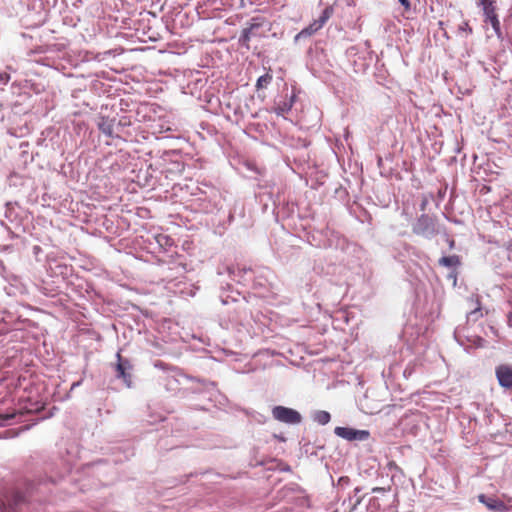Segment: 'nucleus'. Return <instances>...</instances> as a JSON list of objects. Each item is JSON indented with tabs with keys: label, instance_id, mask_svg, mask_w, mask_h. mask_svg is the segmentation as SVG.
<instances>
[{
	"label": "nucleus",
	"instance_id": "11",
	"mask_svg": "<svg viewBox=\"0 0 512 512\" xmlns=\"http://www.w3.org/2000/svg\"><path fill=\"white\" fill-rule=\"evenodd\" d=\"M272 79H273V76L271 73V69L269 68L268 71L264 75L260 76L257 79L256 89L260 90V89L267 88L268 85L272 82Z\"/></svg>",
	"mask_w": 512,
	"mask_h": 512
},
{
	"label": "nucleus",
	"instance_id": "9",
	"mask_svg": "<svg viewBox=\"0 0 512 512\" xmlns=\"http://www.w3.org/2000/svg\"><path fill=\"white\" fill-rule=\"evenodd\" d=\"M479 4L482 7L485 22H488V21L498 17V15L496 13V1L495 0H480Z\"/></svg>",
	"mask_w": 512,
	"mask_h": 512
},
{
	"label": "nucleus",
	"instance_id": "1",
	"mask_svg": "<svg viewBox=\"0 0 512 512\" xmlns=\"http://www.w3.org/2000/svg\"><path fill=\"white\" fill-rule=\"evenodd\" d=\"M272 416L275 420L290 425L298 424L302 420V417L298 411L280 405L273 407Z\"/></svg>",
	"mask_w": 512,
	"mask_h": 512
},
{
	"label": "nucleus",
	"instance_id": "2",
	"mask_svg": "<svg viewBox=\"0 0 512 512\" xmlns=\"http://www.w3.org/2000/svg\"><path fill=\"white\" fill-rule=\"evenodd\" d=\"M334 433L348 441H365L370 436L368 430H358L351 427H336Z\"/></svg>",
	"mask_w": 512,
	"mask_h": 512
},
{
	"label": "nucleus",
	"instance_id": "15",
	"mask_svg": "<svg viewBox=\"0 0 512 512\" xmlns=\"http://www.w3.org/2000/svg\"><path fill=\"white\" fill-rule=\"evenodd\" d=\"M16 416L15 413H3L0 414V426L4 424V422L13 419Z\"/></svg>",
	"mask_w": 512,
	"mask_h": 512
},
{
	"label": "nucleus",
	"instance_id": "18",
	"mask_svg": "<svg viewBox=\"0 0 512 512\" xmlns=\"http://www.w3.org/2000/svg\"><path fill=\"white\" fill-rule=\"evenodd\" d=\"M330 421V414L326 411H322V425Z\"/></svg>",
	"mask_w": 512,
	"mask_h": 512
},
{
	"label": "nucleus",
	"instance_id": "21",
	"mask_svg": "<svg viewBox=\"0 0 512 512\" xmlns=\"http://www.w3.org/2000/svg\"><path fill=\"white\" fill-rule=\"evenodd\" d=\"M327 18H329V13H328V11L326 10V11H324V13H323V15H322V23H323Z\"/></svg>",
	"mask_w": 512,
	"mask_h": 512
},
{
	"label": "nucleus",
	"instance_id": "13",
	"mask_svg": "<svg viewBox=\"0 0 512 512\" xmlns=\"http://www.w3.org/2000/svg\"><path fill=\"white\" fill-rule=\"evenodd\" d=\"M292 108V103L284 101L282 103L277 104V106L274 108V112L278 116H283L287 112H289Z\"/></svg>",
	"mask_w": 512,
	"mask_h": 512
},
{
	"label": "nucleus",
	"instance_id": "22",
	"mask_svg": "<svg viewBox=\"0 0 512 512\" xmlns=\"http://www.w3.org/2000/svg\"><path fill=\"white\" fill-rule=\"evenodd\" d=\"M449 246H450V248H453V246H454V241L453 240L450 241Z\"/></svg>",
	"mask_w": 512,
	"mask_h": 512
},
{
	"label": "nucleus",
	"instance_id": "7",
	"mask_svg": "<svg viewBox=\"0 0 512 512\" xmlns=\"http://www.w3.org/2000/svg\"><path fill=\"white\" fill-rule=\"evenodd\" d=\"M261 26H262V23L257 21L256 18H253L250 25L248 27H246L245 29H243L242 34L239 39L240 43L243 46H246L247 48H249V42H250L251 37L255 36V30L259 29Z\"/></svg>",
	"mask_w": 512,
	"mask_h": 512
},
{
	"label": "nucleus",
	"instance_id": "4",
	"mask_svg": "<svg viewBox=\"0 0 512 512\" xmlns=\"http://www.w3.org/2000/svg\"><path fill=\"white\" fill-rule=\"evenodd\" d=\"M478 500L486 506L487 509L495 512L508 511L507 505L500 499L485 494H480Z\"/></svg>",
	"mask_w": 512,
	"mask_h": 512
},
{
	"label": "nucleus",
	"instance_id": "17",
	"mask_svg": "<svg viewBox=\"0 0 512 512\" xmlns=\"http://www.w3.org/2000/svg\"><path fill=\"white\" fill-rule=\"evenodd\" d=\"M459 30L462 31V32H465L467 35L472 34V28L470 27L468 22H463L459 26Z\"/></svg>",
	"mask_w": 512,
	"mask_h": 512
},
{
	"label": "nucleus",
	"instance_id": "3",
	"mask_svg": "<svg viewBox=\"0 0 512 512\" xmlns=\"http://www.w3.org/2000/svg\"><path fill=\"white\" fill-rule=\"evenodd\" d=\"M413 232L424 237H431L435 233V224L428 215H421L413 225Z\"/></svg>",
	"mask_w": 512,
	"mask_h": 512
},
{
	"label": "nucleus",
	"instance_id": "14",
	"mask_svg": "<svg viewBox=\"0 0 512 512\" xmlns=\"http://www.w3.org/2000/svg\"><path fill=\"white\" fill-rule=\"evenodd\" d=\"M488 22L491 24V26H492V28H493L497 38L499 40H502L503 39V33H502V30H501V25H500L499 18L498 17L494 18V19H492V20H490Z\"/></svg>",
	"mask_w": 512,
	"mask_h": 512
},
{
	"label": "nucleus",
	"instance_id": "16",
	"mask_svg": "<svg viewBox=\"0 0 512 512\" xmlns=\"http://www.w3.org/2000/svg\"><path fill=\"white\" fill-rule=\"evenodd\" d=\"M117 132H120V128L130 125V121L126 117H122L117 123H115Z\"/></svg>",
	"mask_w": 512,
	"mask_h": 512
},
{
	"label": "nucleus",
	"instance_id": "19",
	"mask_svg": "<svg viewBox=\"0 0 512 512\" xmlns=\"http://www.w3.org/2000/svg\"><path fill=\"white\" fill-rule=\"evenodd\" d=\"M9 79H10L9 74H7V73H1L0 74V81L2 83L6 84L9 81Z\"/></svg>",
	"mask_w": 512,
	"mask_h": 512
},
{
	"label": "nucleus",
	"instance_id": "12",
	"mask_svg": "<svg viewBox=\"0 0 512 512\" xmlns=\"http://www.w3.org/2000/svg\"><path fill=\"white\" fill-rule=\"evenodd\" d=\"M439 264L445 267H458L460 265V258L457 255L444 256L439 259Z\"/></svg>",
	"mask_w": 512,
	"mask_h": 512
},
{
	"label": "nucleus",
	"instance_id": "20",
	"mask_svg": "<svg viewBox=\"0 0 512 512\" xmlns=\"http://www.w3.org/2000/svg\"><path fill=\"white\" fill-rule=\"evenodd\" d=\"M402 6H404L406 9H409L410 8V2L409 0H398Z\"/></svg>",
	"mask_w": 512,
	"mask_h": 512
},
{
	"label": "nucleus",
	"instance_id": "5",
	"mask_svg": "<svg viewBox=\"0 0 512 512\" xmlns=\"http://www.w3.org/2000/svg\"><path fill=\"white\" fill-rule=\"evenodd\" d=\"M496 376L502 387L512 389V367L507 365L499 366L496 369Z\"/></svg>",
	"mask_w": 512,
	"mask_h": 512
},
{
	"label": "nucleus",
	"instance_id": "10",
	"mask_svg": "<svg viewBox=\"0 0 512 512\" xmlns=\"http://www.w3.org/2000/svg\"><path fill=\"white\" fill-rule=\"evenodd\" d=\"M320 29V22L315 20L312 24H310L308 27L301 30L295 37L296 41L306 39L307 37H310L311 35L315 34Z\"/></svg>",
	"mask_w": 512,
	"mask_h": 512
},
{
	"label": "nucleus",
	"instance_id": "6",
	"mask_svg": "<svg viewBox=\"0 0 512 512\" xmlns=\"http://www.w3.org/2000/svg\"><path fill=\"white\" fill-rule=\"evenodd\" d=\"M98 128L103 134L110 138L119 136L114 119H109L108 117H101L100 121L98 122Z\"/></svg>",
	"mask_w": 512,
	"mask_h": 512
},
{
	"label": "nucleus",
	"instance_id": "8",
	"mask_svg": "<svg viewBox=\"0 0 512 512\" xmlns=\"http://www.w3.org/2000/svg\"><path fill=\"white\" fill-rule=\"evenodd\" d=\"M116 357L118 360L116 365L117 377L122 378L126 383L129 384L130 374L127 371L131 369V364L129 360L122 358L120 352L117 353Z\"/></svg>",
	"mask_w": 512,
	"mask_h": 512
}]
</instances>
